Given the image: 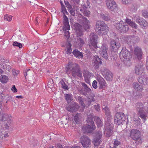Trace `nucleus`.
Returning a JSON list of instances; mask_svg holds the SVG:
<instances>
[{
	"instance_id": "f257e3e1",
	"label": "nucleus",
	"mask_w": 148,
	"mask_h": 148,
	"mask_svg": "<svg viewBox=\"0 0 148 148\" xmlns=\"http://www.w3.org/2000/svg\"><path fill=\"white\" fill-rule=\"evenodd\" d=\"M80 15L81 16L80 17L79 16L77 20L82 25L78 23H75L74 24V27L76 30L77 35L81 36L82 35V27L85 30H86L89 28L90 26V22L87 19L83 16H82V15L80 14Z\"/></svg>"
},
{
	"instance_id": "c9c22d12",
	"label": "nucleus",
	"mask_w": 148,
	"mask_h": 148,
	"mask_svg": "<svg viewBox=\"0 0 148 148\" xmlns=\"http://www.w3.org/2000/svg\"><path fill=\"white\" fill-rule=\"evenodd\" d=\"M80 11L85 16H88L90 14V11L88 10L86 8H85L84 10L81 9Z\"/></svg>"
},
{
	"instance_id": "f03ea898",
	"label": "nucleus",
	"mask_w": 148,
	"mask_h": 148,
	"mask_svg": "<svg viewBox=\"0 0 148 148\" xmlns=\"http://www.w3.org/2000/svg\"><path fill=\"white\" fill-rule=\"evenodd\" d=\"M136 108L140 117L146 120L148 116V102H145L144 104L141 102H138L136 103Z\"/></svg>"
},
{
	"instance_id": "dca6fc26",
	"label": "nucleus",
	"mask_w": 148,
	"mask_h": 148,
	"mask_svg": "<svg viewBox=\"0 0 148 148\" xmlns=\"http://www.w3.org/2000/svg\"><path fill=\"white\" fill-rule=\"evenodd\" d=\"M79 108V106L77 104L75 103H73L67 106L66 109L68 111L73 112L77 111Z\"/></svg>"
},
{
	"instance_id": "4c0bfd02",
	"label": "nucleus",
	"mask_w": 148,
	"mask_h": 148,
	"mask_svg": "<svg viewBox=\"0 0 148 148\" xmlns=\"http://www.w3.org/2000/svg\"><path fill=\"white\" fill-rule=\"evenodd\" d=\"M100 18H101L104 20L108 21L110 20V17L108 16H106L103 14H101L100 16Z\"/></svg>"
},
{
	"instance_id": "412c9836",
	"label": "nucleus",
	"mask_w": 148,
	"mask_h": 148,
	"mask_svg": "<svg viewBox=\"0 0 148 148\" xmlns=\"http://www.w3.org/2000/svg\"><path fill=\"white\" fill-rule=\"evenodd\" d=\"M102 137V133L99 132H98L96 135V136L94 138L93 142L95 146H98L101 142L100 138Z\"/></svg>"
},
{
	"instance_id": "de8ad7c7",
	"label": "nucleus",
	"mask_w": 148,
	"mask_h": 148,
	"mask_svg": "<svg viewBox=\"0 0 148 148\" xmlns=\"http://www.w3.org/2000/svg\"><path fill=\"white\" fill-rule=\"evenodd\" d=\"M66 99L68 102H69L71 100V96L69 94H66L65 96Z\"/></svg>"
},
{
	"instance_id": "6ab92c4d",
	"label": "nucleus",
	"mask_w": 148,
	"mask_h": 148,
	"mask_svg": "<svg viewBox=\"0 0 148 148\" xmlns=\"http://www.w3.org/2000/svg\"><path fill=\"white\" fill-rule=\"evenodd\" d=\"M136 22L138 23L143 29H146L148 26V23L145 20L139 17L137 18L136 19Z\"/></svg>"
},
{
	"instance_id": "69168bd1",
	"label": "nucleus",
	"mask_w": 148,
	"mask_h": 148,
	"mask_svg": "<svg viewBox=\"0 0 148 148\" xmlns=\"http://www.w3.org/2000/svg\"><path fill=\"white\" fill-rule=\"evenodd\" d=\"M73 1L75 3L77 4H78L79 2V0H73Z\"/></svg>"
},
{
	"instance_id": "72a5a7b5",
	"label": "nucleus",
	"mask_w": 148,
	"mask_h": 148,
	"mask_svg": "<svg viewBox=\"0 0 148 148\" xmlns=\"http://www.w3.org/2000/svg\"><path fill=\"white\" fill-rule=\"evenodd\" d=\"M102 108L104 112L106 115H109L110 113V110L109 108L105 105L102 106Z\"/></svg>"
},
{
	"instance_id": "603ef678",
	"label": "nucleus",
	"mask_w": 148,
	"mask_h": 148,
	"mask_svg": "<svg viewBox=\"0 0 148 148\" xmlns=\"http://www.w3.org/2000/svg\"><path fill=\"white\" fill-rule=\"evenodd\" d=\"M92 86L95 89H96L97 88V82L96 81L94 80L93 82Z\"/></svg>"
},
{
	"instance_id": "39448f33",
	"label": "nucleus",
	"mask_w": 148,
	"mask_h": 148,
	"mask_svg": "<svg viewBox=\"0 0 148 148\" xmlns=\"http://www.w3.org/2000/svg\"><path fill=\"white\" fill-rule=\"evenodd\" d=\"M109 27L103 22L97 21L96 25L95 31L101 35H106L108 31Z\"/></svg>"
},
{
	"instance_id": "c756f323",
	"label": "nucleus",
	"mask_w": 148,
	"mask_h": 148,
	"mask_svg": "<svg viewBox=\"0 0 148 148\" xmlns=\"http://www.w3.org/2000/svg\"><path fill=\"white\" fill-rule=\"evenodd\" d=\"M126 22L130 26L134 28H136L137 25L135 23L133 22L130 19L128 18L125 19Z\"/></svg>"
},
{
	"instance_id": "bb28decb",
	"label": "nucleus",
	"mask_w": 148,
	"mask_h": 148,
	"mask_svg": "<svg viewBox=\"0 0 148 148\" xmlns=\"http://www.w3.org/2000/svg\"><path fill=\"white\" fill-rule=\"evenodd\" d=\"M72 53L74 56L77 58L80 59L82 58L83 57L82 53L77 49H75L74 50Z\"/></svg>"
},
{
	"instance_id": "cd10ccee",
	"label": "nucleus",
	"mask_w": 148,
	"mask_h": 148,
	"mask_svg": "<svg viewBox=\"0 0 148 148\" xmlns=\"http://www.w3.org/2000/svg\"><path fill=\"white\" fill-rule=\"evenodd\" d=\"M138 81L140 83L144 85L148 83V79L144 76H141L138 79Z\"/></svg>"
},
{
	"instance_id": "f704fd0d",
	"label": "nucleus",
	"mask_w": 148,
	"mask_h": 148,
	"mask_svg": "<svg viewBox=\"0 0 148 148\" xmlns=\"http://www.w3.org/2000/svg\"><path fill=\"white\" fill-rule=\"evenodd\" d=\"M95 119H96V121L98 127H100L103 125L102 122L99 117H95Z\"/></svg>"
},
{
	"instance_id": "1a4fd4ad",
	"label": "nucleus",
	"mask_w": 148,
	"mask_h": 148,
	"mask_svg": "<svg viewBox=\"0 0 148 148\" xmlns=\"http://www.w3.org/2000/svg\"><path fill=\"white\" fill-rule=\"evenodd\" d=\"M102 74L104 77L108 81H112L113 79L112 73L107 68H102L101 69Z\"/></svg>"
},
{
	"instance_id": "9b49d317",
	"label": "nucleus",
	"mask_w": 148,
	"mask_h": 148,
	"mask_svg": "<svg viewBox=\"0 0 148 148\" xmlns=\"http://www.w3.org/2000/svg\"><path fill=\"white\" fill-rule=\"evenodd\" d=\"M100 49V50L99 51V53L100 55L106 60H108V58L107 52L108 46L106 45L103 44Z\"/></svg>"
},
{
	"instance_id": "f3484780",
	"label": "nucleus",
	"mask_w": 148,
	"mask_h": 148,
	"mask_svg": "<svg viewBox=\"0 0 148 148\" xmlns=\"http://www.w3.org/2000/svg\"><path fill=\"white\" fill-rule=\"evenodd\" d=\"M120 46V43L114 40H112L110 42V48L113 51H116L119 49Z\"/></svg>"
},
{
	"instance_id": "338daca9",
	"label": "nucleus",
	"mask_w": 148,
	"mask_h": 148,
	"mask_svg": "<svg viewBox=\"0 0 148 148\" xmlns=\"http://www.w3.org/2000/svg\"><path fill=\"white\" fill-rule=\"evenodd\" d=\"M16 98H18V99H22L23 98V97L21 95H19V96H16Z\"/></svg>"
},
{
	"instance_id": "c85d7f7f",
	"label": "nucleus",
	"mask_w": 148,
	"mask_h": 148,
	"mask_svg": "<svg viewBox=\"0 0 148 148\" xmlns=\"http://www.w3.org/2000/svg\"><path fill=\"white\" fill-rule=\"evenodd\" d=\"M134 88L136 90L141 91L143 89L142 86L140 84H139L137 82H134L133 84Z\"/></svg>"
},
{
	"instance_id": "aec40b11",
	"label": "nucleus",
	"mask_w": 148,
	"mask_h": 148,
	"mask_svg": "<svg viewBox=\"0 0 148 148\" xmlns=\"http://www.w3.org/2000/svg\"><path fill=\"white\" fill-rule=\"evenodd\" d=\"M83 75L85 81L87 83H89L90 79L93 77V74L88 71H84Z\"/></svg>"
},
{
	"instance_id": "a878e982",
	"label": "nucleus",
	"mask_w": 148,
	"mask_h": 148,
	"mask_svg": "<svg viewBox=\"0 0 148 148\" xmlns=\"http://www.w3.org/2000/svg\"><path fill=\"white\" fill-rule=\"evenodd\" d=\"M11 117L8 114H3L0 112V120L5 121L8 120V121H10L11 120Z\"/></svg>"
},
{
	"instance_id": "13d9d810",
	"label": "nucleus",
	"mask_w": 148,
	"mask_h": 148,
	"mask_svg": "<svg viewBox=\"0 0 148 148\" xmlns=\"http://www.w3.org/2000/svg\"><path fill=\"white\" fill-rule=\"evenodd\" d=\"M66 7L68 8L69 10H70L72 8L71 5L69 4L68 2L65 3Z\"/></svg>"
},
{
	"instance_id": "680f3d73",
	"label": "nucleus",
	"mask_w": 148,
	"mask_h": 148,
	"mask_svg": "<svg viewBox=\"0 0 148 148\" xmlns=\"http://www.w3.org/2000/svg\"><path fill=\"white\" fill-rule=\"evenodd\" d=\"M131 38H133L132 37H129L127 38V39L128 40H127V41L128 43H130L132 41Z\"/></svg>"
},
{
	"instance_id": "393cba45",
	"label": "nucleus",
	"mask_w": 148,
	"mask_h": 148,
	"mask_svg": "<svg viewBox=\"0 0 148 148\" xmlns=\"http://www.w3.org/2000/svg\"><path fill=\"white\" fill-rule=\"evenodd\" d=\"M94 66L95 69H98L99 67V64H102V62L100 58L98 56H94Z\"/></svg>"
},
{
	"instance_id": "0eeeda50",
	"label": "nucleus",
	"mask_w": 148,
	"mask_h": 148,
	"mask_svg": "<svg viewBox=\"0 0 148 148\" xmlns=\"http://www.w3.org/2000/svg\"><path fill=\"white\" fill-rule=\"evenodd\" d=\"M87 121L88 124L90 125L83 126L82 128V130L84 132L90 133L95 129V126L92 117H88L87 119Z\"/></svg>"
},
{
	"instance_id": "ea45409f",
	"label": "nucleus",
	"mask_w": 148,
	"mask_h": 148,
	"mask_svg": "<svg viewBox=\"0 0 148 148\" xmlns=\"http://www.w3.org/2000/svg\"><path fill=\"white\" fill-rule=\"evenodd\" d=\"M14 46L18 47L19 48H21L22 47V45L21 43H18V42L15 41L12 44Z\"/></svg>"
},
{
	"instance_id": "09e8293b",
	"label": "nucleus",
	"mask_w": 148,
	"mask_h": 148,
	"mask_svg": "<svg viewBox=\"0 0 148 148\" xmlns=\"http://www.w3.org/2000/svg\"><path fill=\"white\" fill-rule=\"evenodd\" d=\"M142 14L143 17L145 18H148V12L145 10H143Z\"/></svg>"
},
{
	"instance_id": "2f4dec72",
	"label": "nucleus",
	"mask_w": 148,
	"mask_h": 148,
	"mask_svg": "<svg viewBox=\"0 0 148 148\" xmlns=\"http://www.w3.org/2000/svg\"><path fill=\"white\" fill-rule=\"evenodd\" d=\"M8 79V77L5 75H2L0 76V81L2 83H6Z\"/></svg>"
},
{
	"instance_id": "20e7f679",
	"label": "nucleus",
	"mask_w": 148,
	"mask_h": 148,
	"mask_svg": "<svg viewBox=\"0 0 148 148\" xmlns=\"http://www.w3.org/2000/svg\"><path fill=\"white\" fill-rule=\"evenodd\" d=\"M119 56L125 64L128 66L131 65V59L132 58V56L130 53L127 51L125 47L122 48L120 53Z\"/></svg>"
},
{
	"instance_id": "6e6552de",
	"label": "nucleus",
	"mask_w": 148,
	"mask_h": 148,
	"mask_svg": "<svg viewBox=\"0 0 148 148\" xmlns=\"http://www.w3.org/2000/svg\"><path fill=\"white\" fill-rule=\"evenodd\" d=\"M90 36V41L89 46L90 48L96 51V49H97L98 48L97 45L98 42V37L94 33L91 34Z\"/></svg>"
},
{
	"instance_id": "2eb2a0df",
	"label": "nucleus",
	"mask_w": 148,
	"mask_h": 148,
	"mask_svg": "<svg viewBox=\"0 0 148 148\" xmlns=\"http://www.w3.org/2000/svg\"><path fill=\"white\" fill-rule=\"evenodd\" d=\"M80 141L84 147L87 148L90 145V140L87 136H82L80 138Z\"/></svg>"
},
{
	"instance_id": "3c124183",
	"label": "nucleus",
	"mask_w": 148,
	"mask_h": 148,
	"mask_svg": "<svg viewBox=\"0 0 148 148\" xmlns=\"http://www.w3.org/2000/svg\"><path fill=\"white\" fill-rule=\"evenodd\" d=\"M64 18V24H66L69 23L68 19L67 16L66 15H63Z\"/></svg>"
},
{
	"instance_id": "8fccbe9b",
	"label": "nucleus",
	"mask_w": 148,
	"mask_h": 148,
	"mask_svg": "<svg viewBox=\"0 0 148 148\" xmlns=\"http://www.w3.org/2000/svg\"><path fill=\"white\" fill-rule=\"evenodd\" d=\"M95 101V99L93 97H91L90 98H89L88 99V106L91 103Z\"/></svg>"
},
{
	"instance_id": "e433bc0d",
	"label": "nucleus",
	"mask_w": 148,
	"mask_h": 148,
	"mask_svg": "<svg viewBox=\"0 0 148 148\" xmlns=\"http://www.w3.org/2000/svg\"><path fill=\"white\" fill-rule=\"evenodd\" d=\"M32 71L29 69H26L24 71V75L26 77L27 76L29 75L31 73Z\"/></svg>"
},
{
	"instance_id": "37998d69",
	"label": "nucleus",
	"mask_w": 148,
	"mask_h": 148,
	"mask_svg": "<svg viewBox=\"0 0 148 148\" xmlns=\"http://www.w3.org/2000/svg\"><path fill=\"white\" fill-rule=\"evenodd\" d=\"M63 29L64 31L69 30L70 29V26L69 23L64 24Z\"/></svg>"
},
{
	"instance_id": "5fc2aeb1",
	"label": "nucleus",
	"mask_w": 148,
	"mask_h": 148,
	"mask_svg": "<svg viewBox=\"0 0 148 148\" xmlns=\"http://www.w3.org/2000/svg\"><path fill=\"white\" fill-rule=\"evenodd\" d=\"M70 10V12L71 14L74 16L75 15V10L74 8H71Z\"/></svg>"
},
{
	"instance_id": "49530a36",
	"label": "nucleus",
	"mask_w": 148,
	"mask_h": 148,
	"mask_svg": "<svg viewBox=\"0 0 148 148\" xmlns=\"http://www.w3.org/2000/svg\"><path fill=\"white\" fill-rule=\"evenodd\" d=\"M60 83L62 85V87L64 89H67L68 87L67 85L63 81H61L60 82Z\"/></svg>"
},
{
	"instance_id": "6e6d98bb",
	"label": "nucleus",
	"mask_w": 148,
	"mask_h": 148,
	"mask_svg": "<svg viewBox=\"0 0 148 148\" xmlns=\"http://www.w3.org/2000/svg\"><path fill=\"white\" fill-rule=\"evenodd\" d=\"M11 90L12 92H17V90L15 86L14 85H13L12 86Z\"/></svg>"
},
{
	"instance_id": "e2e57ef3",
	"label": "nucleus",
	"mask_w": 148,
	"mask_h": 148,
	"mask_svg": "<svg viewBox=\"0 0 148 148\" xmlns=\"http://www.w3.org/2000/svg\"><path fill=\"white\" fill-rule=\"evenodd\" d=\"M57 147H58V148H63L62 145L60 144H58Z\"/></svg>"
},
{
	"instance_id": "bf43d9fd",
	"label": "nucleus",
	"mask_w": 148,
	"mask_h": 148,
	"mask_svg": "<svg viewBox=\"0 0 148 148\" xmlns=\"http://www.w3.org/2000/svg\"><path fill=\"white\" fill-rule=\"evenodd\" d=\"M120 142L117 141V140H115L114 142V147H116L118 146L120 144Z\"/></svg>"
},
{
	"instance_id": "423d86ee",
	"label": "nucleus",
	"mask_w": 148,
	"mask_h": 148,
	"mask_svg": "<svg viewBox=\"0 0 148 148\" xmlns=\"http://www.w3.org/2000/svg\"><path fill=\"white\" fill-rule=\"evenodd\" d=\"M130 137L133 140L139 143L143 141L141 137V133L139 130L134 129L130 131Z\"/></svg>"
},
{
	"instance_id": "473e14b6",
	"label": "nucleus",
	"mask_w": 148,
	"mask_h": 148,
	"mask_svg": "<svg viewBox=\"0 0 148 148\" xmlns=\"http://www.w3.org/2000/svg\"><path fill=\"white\" fill-rule=\"evenodd\" d=\"M77 99L82 107L83 108H84L85 104L84 103V101H85V99L79 96L78 97Z\"/></svg>"
},
{
	"instance_id": "4468645a",
	"label": "nucleus",
	"mask_w": 148,
	"mask_h": 148,
	"mask_svg": "<svg viewBox=\"0 0 148 148\" xmlns=\"http://www.w3.org/2000/svg\"><path fill=\"white\" fill-rule=\"evenodd\" d=\"M83 88L79 90L80 93L82 95H86L88 94H90L92 92L90 88L88 87L86 84L84 82L81 83Z\"/></svg>"
},
{
	"instance_id": "b1692460",
	"label": "nucleus",
	"mask_w": 148,
	"mask_h": 148,
	"mask_svg": "<svg viewBox=\"0 0 148 148\" xmlns=\"http://www.w3.org/2000/svg\"><path fill=\"white\" fill-rule=\"evenodd\" d=\"M97 80L99 83L100 89L105 88L107 87V84L103 78L101 77H98Z\"/></svg>"
},
{
	"instance_id": "ddd939ff",
	"label": "nucleus",
	"mask_w": 148,
	"mask_h": 148,
	"mask_svg": "<svg viewBox=\"0 0 148 148\" xmlns=\"http://www.w3.org/2000/svg\"><path fill=\"white\" fill-rule=\"evenodd\" d=\"M112 126L110 123L109 121H105V126L104 132L107 137L110 136L112 134Z\"/></svg>"
},
{
	"instance_id": "774afa93",
	"label": "nucleus",
	"mask_w": 148,
	"mask_h": 148,
	"mask_svg": "<svg viewBox=\"0 0 148 148\" xmlns=\"http://www.w3.org/2000/svg\"><path fill=\"white\" fill-rule=\"evenodd\" d=\"M3 72V71L0 68V74H2Z\"/></svg>"
},
{
	"instance_id": "58836bf2",
	"label": "nucleus",
	"mask_w": 148,
	"mask_h": 148,
	"mask_svg": "<svg viewBox=\"0 0 148 148\" xmlns=\"http://www.w3.org/2000/svg\"><path fill=\"white\" fill-rule=\"evenodd\" d=\"M61 10V12H62L63 15H66V14H67L68 12L64 5H62Z\"/></svg>"
},
{
	"instance_id": "7c9ffc66",
	"label": "nucleus",
	"mask_w": 148,
	"mask_h": 148,
	"mask_svg": "<svg viewBox=\"0 0 148 148\" xmlns=\"http://www.w3.org/2000/svg\"><path fill=\"white\" fill-rule=\"evenodd\" d=\"M71 46L72 45L70 43H68L66 44V49H65V51L66 53L69 55L71 53Z\"/></svg>"
},
{
	"instance_id": "864d4df0",
	"label": "nucleus",
	"mask_w": 148,
	"mask_h": 148,
	"mask_svg": "<svg viewBox=\"0 0 148 148\" xmlns=\"http://www.w3.org/2000/svg\"><path fill=\"white\" fill-rule=\"evenodd\" d=\"M70 33L69 32L66 31H65L64 36L66 37V38H69L70 37Z\"/></svg>"
},
{
	"instance_id": "4d7b16f0",
	"label": "nucleus",
	"mask_w": 148,
	"mask_h": 148,
	"mask_svg": "<svg viewBox=\"0 0 148 148\" xmlns=\"http://www.w3.org/2000/svg\"><path fill=\"white\" fill-rule=\"evenodd\" d=\"M132 0H122V2L124 4H127L131 2Z\"/></svg>"
},
{
	"instance_id": "a211bd4d",
	"label": "nucleus",
	"mask_w": 148,
	"mask_h": 148,
	"mask_svg": "<svg viewBox=\"0 0 148 148\" xmlns=\"http://www.w3.org/2000/svg\"><path fill=\"white\" fill-rule=\"evenodd\" d=\"M135 73L138 75H141L144 71L143 64L142 62L138 63L135 66Z\"/></svg>"
},
{
	"instance_id": "0e129e2a",
	"label": "nucleus",
	"mask_w": 148,
	"mask_h": 148,
	"mask_svg": "<svg viewBox=\"0 0 148 148\" xmlns=\"http://www.w3.org/2000/svg\"><path fill=\"white\" fill-rule=\"evenodd\" d=\"M146 67L147 70H148V56L147 57Z\"/></svg>"
},
{
	"instance_id": "f8f14e48",
	"label": "nucleus",
	"mask_w": 148,
	"mask_h": 148,
	"mask_svg": "<svg viewBox=\"0 0 148 148\" xmlns=\"http://www.w3.org/2000/svg\"><path fill=\"white\" fill-rule=\"evenodd\" d=\"M114 120L115 123L120 125L125 120V116L122 113H117L115 115Z\"/></svg>"
},
{
	"instance_id": "4be33fe9",
	"label": "nucleus",
	"mask_w": 148,
	"mask_h": 148,
	"mask_svg": "<svg viewBox=\"0 0 148 148\" xmlns=\"http://www.w3.org/2000/svg\"><path fill=\"white\" fill-rule=\"evenodd\" d=\"M107 8L112 10H114L117 7V5L113 0H106Z\"/></svg>"
},
{
	"instance_id": "052dcab7",
	"label": "nucleus",
	"mask_w": 148,
	"mask_h": 148,
	"mask_svg": "<svg viewBox=\"0 0 148 148\" xmlns=\"http://www.w3.org/2000/svg\"><path fill=\"white\" fill-rule=\"evenodd\" d=\"M95 108L97 111H99L100 110V106L99 105L95 106Z\"/></svg>"
},
{
	"instance_id": "7ed1b4c3",
	"label": "nucleus",
	"mask_w": 148,
	"mask_h": 148,
	"mask_svg": "<svg viewBox=\"0 0 148 148\" xmlns=\"http://www.w3.org/2000/svg\"><path fill=\"white\" fill-rule=\"evenodd\" d=\"M66 70L67 72H71L73 76L78 77L81 78L82 73L79 65L75 63H69L66 67Z\"/></svg>"
},
{
	"instance_id": "5701e85b",
	"label": "nucleus",
	"mask_w": 148,
	"mask_h": 148,
	"mask_svg": "<svg viewBox=\"0 0 148 148\" xmlns=\"http://www.w3.org/2000/svg\"><path fill=\"white\" fill-rule=\"evenodd\" d=\"M134 52L135 57L139 60H140L142 58L143 54L141 48L138 47H135L134 48Z\"/></svg>"
},
{
	"instance_id": "a18cd8bd",
	"label": "nucleus",
	"mask_w": 148,
	"mask_h": 148,
	"mask_svg": "<svg viewBox=\"0 0 148 148\" xmlns=\"http://www.w3.org/2000/svg\"><path fill=\"white\" fill-rule=\"evenodd\" d=\"M77 42L81 46L83 45L85 43V42L84 40L80 38H78Z\"/></svg>"
},
{
	"instance_id": "9d476101",
	"label": "nucleus",
	"mask_w": 148,
	"mask_h": 148,
	"mask_svg": "<svg viewBox=\"0 0 148 148\" xmlns=\"http://www.w3.org/2000/svg\"><path fill=\"white\" fill-rule=\"evenodd\" d=\"M115 26L117 29L124 33L126 32L129 29L128 26L127 25H125V23L122 21L116 23L115 24Z\"/></svg>"
},
{
	"instance_id": "a19ab883",
	"label": "nucleus",
	"mask_w": 148,
	"mask_h": 148,
	"mask_svg": "<svg viewBox=\"0 0 148 148\" xmlns=\"http://www.w3.org/2000/svg\"><path fill=\"white\" fill-rule=\"evenodd\" d=\"M4 18L5 20L10 21L12 19V16L10 15H6L4 16Z\"/></svg>"
},
{
	"instance_id": "79ce46f5",
	"label": "nucleus",
	"mask_w": 148,
	"mask_h": 148,
	"mask_svg": "<svg viewBox=\"0 0 148 148\" xmlns=\"http://www.w3.org/2000/svg\"><path fill=\"white\" fill-rule=\"evenodd\" d=\"M80 116V114H77L74 116V120L75 122L77 123L79 119V117Z\"/></svg>"
},
{
	"instance_id": "c03bdc74",
	"label": "nucleus",
	"mask_w": 148,
	"mask_h": 148,
	"mask_svg": "<svg viewBox=\"0 0 148 148\" xmlns=\"http://www.w3.org/2000/svg\"><path fill=\"white\" fill-rule=\"evenodd\" d=\"M19 73V71L18 70H13L12 71V73L14 77H17Z\"/></svg>"
}]
</instances>
